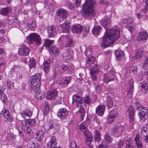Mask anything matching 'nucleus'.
Instances as JSON below:
<instances>
[{
  "label": "nucleus",
  "instance_id": "f257e3e1",
  "mask_svg": "<svg viewBox=\"0 0 148 148\" xmlns=\"http://www.w3.org/2000/svg\"><path fill=\"white\" fill-rule=\"evenodd\" d=\"M120 34L119 29L117 26L106 31L105 36L100 38L101 47H106L112 44L119 37Z\"/></svg>",
  "mask_w": 148,
  "mask_h": 148
},
{
  "label": "nucleus",
  "instance_id": "f03ea898",
  "mask_svg": "<svg viewBox=\"0 0 148 148\" xmlns=\"http://www.w3.org/2000/svg\"><path fill=\"white\" fill-rule=\"evenodd\" d=\"M96 3L95 1L94 0H86L83 6L84 14L89 18H91L95 16L94 7Z\"/></svg>",
  "mask_w": 148,
  "mask_h": 148
},
{
  "label": "nucleus",
  "instance_id": "7ed1b4c3",
  "mask_svg": "<svg viewBox=\"0 0 148 148\" xmlns=\"http://www.w3.org/2000/svg\"><path fill=\"white\" fill-rule=\"evenodd\" d=\"M41 75L39 74H36L32 76L31 78L30 85V87L34 92H38L40 89L41 85L40 79Z\"/></svg>",
  "mask_w": 148,
  "mask_h": 148
},
{
  "label": "nucleus",
  "instance_id": "20e7f679",
  "mask_svg": "<svg viewBox=\"0 0 148 148\" xmlns=\"http://www.w3.org/2000/svg\"><path fill=\"white\" fill-rule=\"evenodd\" d=\"M27 39L30 43L35 42L37 45H39L40 43L41 38L40 36L36 33H31L27 37Z\"/></svg>",
  "mask_w": 148,
  "mask_h": 148
},
{
  "label": "nucleus",
  "instance_id": "39448f33",
  "mask_svg": "<svg viewBox=\"0 0 148 148\" xmlns=\"http://www.w3.org/2000/svg\"><path fill=\"white\" fill-rule=\"evenodd\" d=\"M124 128L122 126L114 127L112 129V132L116 137L120 136L125 131Z\"/></svg>",
  "mask_w": 148,
  "mask_h": 148
},
{
  "label": "nucleus",
  "instance_id": "423d86ee",
  "mask_svg": "<svg viewBox=\"0 0 148 148\" xmlns=\"http://www.w3.org/2000/svg\"><path fill=\"white\" fill-rule=\"evenodd\" d=\"M73 53V51L72 50L66 49L62 54L63 59L66 62H69L72 57Z\"/></svg>",
  "mask_w": 148,
  "mask_h": 148
},
{
  "label": "nucleus",
  "instance_id": "0eeeda50",
  "mask_svg": "<svg viewBox=\"0 0 148 148\" xmlns=\"http://www.w3.org/2000/svg\"><path fill=\"white\" fill-rule=\"evenodd\" d=\"M30 52V49L24 44L21 45L18 51L19 55L26 56Z\"/></svg>",
  "mask_w": 148,
  "mask_h": 148
},
{
  "label": "nucleus",
  "instance_id": "6e6552de",
  "mask_svg": "<svg viewBox=\"0 0 148 148\" xmlns=\"http://www.w3.org/2000/svg\"><path fill=\"white\" fill-rule=\"evenodd\" d=\"M72 98L73 103H75L77 107L79 108L82 106L83 101L82 97L80 96L77 94H75L73 96Z\"/></svg>",
  "mask_w": 148,
  "mask_h": 148
},
{
  "label": "nucleus",
  "instance_id": "1a4fd4ad",
  "mask_svg": "<svg viewBox=\"0 0 148 148\" xmlns=\"http://www.w3.org/2000/svg\"><path fill=\"white\" fill-rule=\"evenodd\" d=\"M68 112L64 108L60 109L58 111L57 115L59 117L62 119H65L68 116Z\"/></svg>",
  "mask_w": 148,
  "mask_h": 148
},
{
  "label": "nucleus",
  "instance_id": "9d476101",
  "mask_svg": "<svg viewBox=\"0 0 148 148\" xmlns=\"http://www.w3.org/2000/svg\"><path fill=\"white\" fill-rule=\"evenodd\" d=\"M48 36L49 38L53 37L56 34V29L55 26L53 25L48 26L47 29Z\"/></svg>",
  "mask_w": 148,
  "mask_h": 148
},
{
  "label": "nucleus",
  "instance_id": "9b49d317",
  "mask_svg": "<svg viewBox=\"0 0 148 148\" xmlns=\"http://www.w3.org/2000/svg\"><path fill=\"white\" fill-rule=\"evenodd\" d=\"M99 69L97 64H95L91 67L90 70V73L92 78L93 80H96L97 79L96 75L99 72Z\"/></svg>",
  "mask_w": 148,
  "mask_h": 148
},
{
  "label": "nucleus",
  "instance_id": "f8f14e48",
  "mask_svg": "<svg viewBox=\"0 0 148 148\" xmlns=\"http://www.w3.org/2000/svg\"><path fill=\"white\" fill-rule=\"evenodd\" d=\"M57 94L58 92L56 90L54 89L47 92L46 97L48 100L53 99L57 97Z\"/></svg>",
  "mask_w": 148,
  "mask_h": 148
},
{
  "label": "nucleus",
  "instance_id": "ddd939ff",
  "mask_svg": "<svg viewBox=\"0 0 148 148\" xmlns=\"http://www.w3.org/2000/svg\"><path fill=\"white\" fill-rule=\"evenodd\" d=\"M71 80V78L70 77H66L62 79L59 81L58 84L62 87H65L67 86Z\"/></svg>",
  "mask_w": 148,
  "mask_h": 148
},
{
  "label": "nucleus",
  "instance_id": "4468645a",
  "mask_svg": "<svg viewBox=\"0 0 148 148\" xmlns=\"http://www.w3.org/2000/svg\"><path fill=\"white\" fill-rule=\"evenodd\" d=\"M101 23L105 28L107 29L111 25V20L109 17L107 16H105L101 21Z\"/></svg>",
  "mask_w": 148,
  "mask_h": 148
},
{
  "label": "nucleus",
  "instance_id": "2eb2a0df",
  "mask_svg": "<svg viewBox=\"0 0 148 148\" xmlns=\"http://www.w3.org/2000/svg\"><path fill=\"white\" fill-rule=\"evenodd\" d=\"M57 143L56 140V138L53 136L51 137V138L49 141L47 143L46 148H57L56 146Z\"/></svg>",
  "mask_w": 148,
  "mask_h": 148
},
{
  "label": "nucleus",
  "instance_id": "dca6fc26",
  "mask_svg": "<svg viewBox=\"0 0 148 148\" xmlns=\"http://www.w3.org/2000/svg\"><path fill=\"white\" fill-rule=\"evenodd\" d=\"M1 113L7 121H11L12 120V116H10V112L7 109H3Z\"/></svg>",
  "mask_w": 148,
  "mask_h": 148
},
{
  "label": "nucleus",
  "instance_id": "f3484780",
  "mask_svg": "<svg viewBox=\"0 0 148 148\" xmlns=\"http://www.w3.org/2000/svg\"><path fill=\"white\" fill-rule=\"evenodd\" d=\"M70 24L67 21H66L64 22L61 25L60 27L62 32L64 33H69V32Z\"/></svg>",
  "mask_w": 148,
  "mask_h": 148
},
{
  "label": "nucleus",
  "instance_id": "a211bd4d",
  "mask_svg": "<svg viewBox=\"0 0 148 148\" xmlns=\"http://www.w3.org/2000/svg\"><path fill=\"white\" fill-rule=\"evenodd\" d=\"M148 34L146 31L141 32H139L137 37V40L138 42L145 40L147 39Z\"/></svg>",
  "mask_w": 148,
  "mask_h": 148
},
{
  "label": "nucleus",
  "instance_id": "6ab92c4d",
  "mask_svg": "<svg viewBox=\"0 0 148 148\" xmlns=\"http://www.w3.org/2000/svg\"><path fill=\"white\" fill-rule=\"evenodd\" d=\"M134 82L133 80H130L129 82L128 88L129 91L127 92V96L129 98H131L132 96V92L133 91L134 86H133Z\"/></svg>",
  "mask_w": 148,
  "mask_h": 148
},
{
  "label": "nucleus",
  "instance_id": "aec40b11",
  "mask_svg": "<svg viewBox=\"0 0 148 148\" xmlns=\"http://www.w3.org/2000/svg\"><path fill=\"white\" fill-rule=\"evenodd\" d=\"M105 106L103 105H100L98 106L96 108V113L98 115L101 116L103 115L104 112V110Z\"/></svg>",
  "mask_w": 148,
  "mask_h": 148
},
{
  "label": "nucleus",
  "instance_id": "412c9836",
  "mask_svg": "<svg viewBox=\"0 0 148 148\" xmlns=\"http://www.w3.org/2000/svg\"><path fill=\"white\" fill-rule=\"evenodd\" d=\"M68 12L64 9L59 10L57 12V15L60 16L63 19L66 18L68 15Z\"/></svg>",
  "mask_w": 148,
  "mask_h": 148
},
{
  "label": "nucleus",
  "instance_id": "4be33fe9",
  "mask_svg": "<svg viewBox=\"0 0 148 148\" xmlns=\"http://www.w3.org/2000/svg\"><path fill=\"white\" fill-rule=\"evenodd\" d=\"M83 27L80 24H77L73 25L72 27V32L76 34L81 32Z\"/></svg>",
  "mask_w": 148,
  "mask_h": 148
},
{
  "label": "nucleus",
  "instance_id": "5701e85b",
  "mask_svg": "<svg viewBox=\"0 0 148 148\" xmlns=\"http://www.w3.org/2000/svg\"><path fill=\"white\" fill-rule=\"evenodd\" d=\"M4 88L3 87H0V99L3 103H6L8 101L7 96L3 93Z\"/></svg>",
  "mask_w": 148,
  "mask_h": 148
},
{
  "label": "nucleus",
  "instance_id": "b1692460",
  "mask_svg": "<svg viewBox=\"0 0 148 148\" xmlns=\"http://www.w3.org/2000/svg\"><path fill=\"white\" fill-rule=\"evenodd\" d=\"M127 112L129 115L130 121L131 123H132L134 121V112L133 111V107L132 106H130L129 107Z\"/></svg>",
  "mask_w": 148,
  "mask_h": 148
},
{
  "label": "nucleus",
  "instance_id": "393cba45",
  "mask_svg": "<svg viewBox=\"0 0 148 148\" xmlns=\"http://www.w3.org/2000/svg\"><path fill=\"white\" fill-rule=\"evenodd\" d=\"M32 114V112L29 109H26L21 112V116L25 119L26 116H31Z\"/></svg>",
  "mask_w": 148,
  "mask_h": 148
},
{
  "label": "nucleus",
  "instance_id": "a878e982",
  "mask_svg": "<svg viewBox=\"0 0 148 148\" xmlns=\"http://www.w3.org/2000/svg\"><path fill=\"white\" fill-rule=\"evenodd\" d=\"M132 139L131 137L126 139L125 142V148H134Z\"/></svg>",
  "mask_w": 148,
  "mask_h": 148
},
{
  "label": "nucleus",
  "instance_id": "bb28decb",
  "mask_svg": "<svg viewBox=\"0 0 148 148\" xmlns=\"http://www.w3.org/2000/svg\"><path fill=\"white\" fill-rule=\"evenodd\" d=\"M50 62V60L47 59L45 60L43 63V69L45 73H48L49 71Z\"/></svg>",
  "mask_w": 148,
  "mask_h": 148
},
{
  "label": "nucleus",
  "instance_id": "cd10ccee",
  "mask_svg": "<svg viewBox=\"0 0 148 148\" xmlns=\"http://www.w3.org/2000/svg\"><path fill=\"white\" fill-rule=\"evenodd\" d=\"M115 54L116 56V59L119 60L121 58H123L124 57V53L120 49L116 51L115 52Z\"/></svg>",
  "mask_w": 148,
  "mask_h": 148
},
{
  "label": "nucleus",
  "instance_id": "c85d7f7f",
  "mask_svg": "<svg viewBox=\"0 0 148 148\" xmlns=\"http://www.w3.org/2000/svg\"><path fill=\"white\" fill-rule=\"evenodd\" d=\"M116 78L115 77L112 78L109 77L107 73H105L103 74V80L104 82L108 83L110 82L114 81Z\"/></svg>",
  "mask_w": 148,
  "mask_h": 148
},
{
  "label": "nucleus",
  "instance_id": "c756f323",
  "mask_svg": "<svg viewBox=\"0 0 148 148\" xmlns=\"http://www.w3.org/2000/svg\"><path fill=\"white\" fill-rule=\"evenodd\" d=\"M134 140L137 148H142L143 144L140 141L139 136L137 134L134 138Z\"/></svg>",
  "mask_w": 148,
  "mask_h": 148
},
{
  "label": "nucleus",
  "instance_id": "7c9ffc66",
  "mask_svg": "<svg viewBox=\"0 0 148 148\" xmlns=\"http://www.w3.org/2000/svg\"><path fill=\"white\" fill-rule=\"evenodd\" d=\"M138 116L141 119H143L144 121L146 120L148 117L147 111L142 110L138 114Z\"/></svg>",
  "mask_w": 148,
  "mask_h": 148
},
{
  "label": "nucleus",
  "instance_id": "2f4dec72",
  "mask_svg": "<svg viewBox=\"0 0 148 148\" xmlns=\"http://www.w3.org/2000/svg\"><path fill=\"white\" fill-rule=\"evenodd\" d=\"M49 52L51 53L54 56H57L59 53V49L56 47L52 46L50 47Z\"/></svg>",
  "mask_w": 148,
  "mask_h": 148
},
{
  "label": "nucleus",
  "instance_id": "473e14b6",
  "mask_svg": "<svg viewBox=\"0 0 148 148\" xmlns=\"http://www.w3.org/2000/svg\"><path fill=\"white\" fill-rule=\"evenodd\" d=\"M135 108L136 109L138 110H145L148 111V108L145 107H143L140 103L137 101H136L135 102Z\"/></svg>",
  "mask_w": 148,
  "mask_h": 148
},
{
  "label": "nucleus",
  "instance_id": "72a5a7b5",
  "mask_svg": "<svg viewBox=\"0 0 148 148\" xmlns=\"http://www.w3.org/2000/svg\"><path fill=\"white\" fill-rule=\"evenodd\" d=\"M141 86V90L143 93H146L148 91V83L147 82H142Z\"/></svg>",
  "mask_w": 148,
  "mask_h": 148
},
{
  "label": "nucleus",
  "instance_id": "f704fd0d",
  "mask_svg": "<svg viewBox=\"0 0 148 148\" xmlns=\"http://www.w3.org/2000/svg\"><path fill=\"white\" fill-rule=\"evenodd\" d=\"M101 28L100 26H94L92 30V33L94 36H97L101 31Z\"/></svg>",
  "mask_w": 148,
  "mask_h": 148
},
{
  "label": "nucleus",
  "instance_id": "c9c22d12",
  "mask_svg": "<svg viewBox=\"0 0 148 148\" xmlns=\"http://www.w3.org/2000/svg\"><path fill=\"white\" fill-rule=\"evenodd\" d=\"M140 136L142 138H144L148 136L147 134L148 133V130L146 127H143L140 132Z\"/></svg>",
  "mask_w": 148,
  "mask_h": 148
},
{
  "label": "nucleus",
  "instance_id": "e433bc0d",
  "mask_svg": "<svg viewBox=\"0 0 148 148\" xmlns=\"http://www.w3.org/2000/svg\"><path fill=\"white\" fill-rule=\"evenodd\" d=\"M56 125H56V124L54 125L53 124L48 122L45 124L44 125V127L45 129H46V130H49L52 128H56L57 126V124H56Z\"/></svg>",
  "mask_w": 148,
  "mask_h": 148
},
{
  "label": "nucleus",
  "instance_id": "4c0bfd02",
  "mask_svg": "<svg viewBox=\"0 0 148 148\" xmlns=\"http://www.w3.org/2000/svg\"><path fill=\"white\" fill-rule=\"evenodd\" d=\"M95 60V57L93 56H91V57L88 58V60L86 61V66L87 67H90L91 64H94Z\"/></svg>",
  "mask_w": 148,
  "mask_h": 148
},
{
  "label": "nucleus",
  "instance_id": "58836bf2",
  "mask_svg": "<svg viewBox=\"0 0 148 148\" xmlns=\"http://www.w3.org/2000/svg\"><path fill=\"white\" fill-rule=\"evenodd\" d=\"M11 12V9L9 8H3L0 11V13L4 16H6L10 12Z\"/></svg>",
  "mask_w": 148,
  "mask_h": 148
},
{
  "label": "nucleus",
  "instance_id": "ea45409f",
  "mask_svg": "<svg viewBox=\"0 0 148 148\" xmlns=\"http://www.w3.org/2000/svg\"><path fill=\"white\" fill-rule=\"evenodd\" d=\"M77 114L81 117V119L82 121L83 120L84 116L85 113V110L82 108L79 109V110L77 112Z\"/></svg>",
  "mask_w": 148,
  "mask_h": 148
},
{
  "label": "nucleus",
  "instance_id": "a19ab883",
  "mask_svg": "<svg viewBox=\"0 0 148 148\" xmlns=\"http://www.w3.org/2000/svg\"><path fill=\"white\" fill-rule=\"evenodd\" d=\"M22 128L24 131L28 134H30L32 131V130L31 128L28 127H27L26 124H22Z\"/></svg>",
  "mask_w": 148,
  "mask_h": 148
},
{
  "label": "nucleus",
  "instance_id": "79ce46f5",
  "mask_svg": "<svg viewBox=\"0 0 148 148\" xmlns=\"http://www.w3.org/2000/svg\"><path fill=\"white\" fill-rule=\"evenodd\" d=\"M107 104L108 108H111L113 106V101L111 97L108 96L107 97Z\"/></svg>",
  "mask_w": 148,
  "mask_h": 148
},
{
  "label": "nucleus",
  "instance_id": "37998d69",
  "mask_svg": "<svg viewBox=\"0 0 148 148\" xmlns=\"http://www.w3.org/2000/svg\"><path fill=\"white\" fill-rule=\"evenodd\" d=\"M44 132L42 130H39L36 133V138L39 140H41L44 136Z\"/></svg>",
  "mask_w": 148,
  "mask_h": 148
},
{
  "label": "nucleus",
  "instance_id": "c03bdc74",
  "mask_svg": "<svg viewBox=\"0 0 148 148\" xmlns=\"http://www.w3.org/2000/svg\"><path fill=\"white\" fill-rule=\"evenodd\" d=\"M142 66L143 69L146 70L148 69V56H145V60L142 65Z\"/></svg>",
  "mask_w": 148,
  "mask_h": 148
},
{
  "label": "nucleus",
  "instance_id": "a18cd8bd",
  "mask_svg": "<svg viewBox=\"0 0 148 148\" xmlns=\"http://www.w3.org/2000/svg\"><path fill=\"white\" fill-rule=\"evenodd\" d=\"M25 124H28L31 126H34L36 124V122L34 119H26L25 121Z\"/></svg>",
  "mask_w": 148,
  "mask_h": 148
},
{
  "label": "nucleus",
  "instance_id": "49530a36",
  "mask_svg": "<svg viewBox=\"0 0 148 148\" xmlns=\"http://www.w3.org/2000/svg\"><path fill=\"white\" fill-rule=\"evenodd\" d=\"M94 138L96 141L97 142L100 141L101 136L100 135L99 131L98 130H96L95 131Z\"/></svg>",
  "mask_w": 148,
  "mask_h": 148
},
{
  "label": "nucleus",
  "instance_id": "de8ad7c7",
  "mask_svg": "<svg viewBox=\"0 0 148 148\" xmlns=\"http://www.w3.org/2000/svg\"><path fill=\"white\" fill-rule=\"evenodd\" d=\"M143 51L140 50H137L136 51L135 57L137 59L140 58L142 56Z\"/></svg>",
  "mask_w": 148,
  "mask_h": 148
},
{
  "label": "nucleus",
  "instance_id": "09e8293b",
  "mask_svg": "<svg viewBox=\"0 0 148 148\" xmlns=\"http://www.w3.org/2000/svg\"><path fill=\"white\" fill-rule=\"evenodd\" d=\"M92 52V49L90 47H88L86 49L85 54L88 58L91 55Z\"/></svg>",
  "mask_w": 148,
  "mask_h": 148
},
{
  "label": "nucleus",
  "instance_id": "8fccbe9b",
  "mask_svg": "<svg viewBox=\"0 0 148 148\" xmlns=\"http://www.w3.org/2000/svg\"><path fill=\"white\" fill-rule=\"evenodd\" d=\"M65 5L71 10H73L75 8L74 5L69 1H66V2Z\"/></svg>",
  "mask_w": 148,
  "mask_h": 148
},
{
  "label": "nucleus",
  "instance_id": "3c124183",
  "mask_svg": "<svg viewBox=\"0 0 148 148\" xmlns=\"http://www.w3.org/2000/svg\"><path fill=\"white\" fill-rule=\"evenodd\" d=\"M49 107L48 103H46L45 104V107L43 111V113L44 115H46L49 111Z\"/></svg>",
  "mask_w": 148,
  "mask_h": 148
},
{
  "label": "nucleus",
  "instance_id": "603ef678",
  "mask_svg": "<svg viewBox=\"0 0 148 148\" xmlns=\"http://www.w3.org/2000/svg\"><path fill=\"white\" fill-rule=\"evenodd\" d=\"M87 123L86 122H83L81 124L79 125L80 130L82 131L83 132L84 130H85L87 129Z\"/></svg>",
  "mask_w": 148,
  "mask_h": 148
},
{
  "label": "nucleus",
  "instance_id": "864d4df0",
  "mask_svg": "<svg viewBox=\"0 0 148 148\" xmlns=\"http://www.w3.org/2000/svg\"><path fill=\"white\" fill-rule=\"evenodd\" d=\"M130 72L135 74L137 71V68L135 64H133L130 69Z\"/></svg>",
  "mask_w": 148,
  "mask_h": 148
},
{
  "label": "nucleus",
  "instance_id": "5fc2aeb1",
  "mask_svg": "<svg viewBox=\"0 0 148 148\" xmlns=\"http://www.w3.org/2000/svg\"><path fill=\"white\" fill-rule=\"evenodd\" d=\"M110 114L115 117L117 116L119 114L118 110L116 108H114L110 111Z\"/></svg>",
  "mask_w": 148,
  "mask_h": 148
},
{
  "label": "nucleus",
  "instance_id": "6e6d98bb",
  "mask_svg": "<svg viewBox=\"0 0 148 148\" xmlns=\"http://www.w3.org/2000/svg\"><path fill=\"white\" fill-rule=\"evenodd\" d=\"M35 64L36 62L34 59L33 58L30 59L29 63L28 64L30 69L34 67Z\"/></svg>",
  "mask_w": 148,
  "mask_h": 148
},
{
  "label": "nucleus",
  "instance_id": "4d7b16f0",
  "mask_svg": "<svg viewBox=\"0 0 148 148\" xmlns=\"http://www.w3.org/2000/svg\"><path fill=\"white\" fill-rule=\"evenodd\" d=\"M91 100V99L90 97L88 96H87L84 98V102L86 104H90Z\"/></svg>",
  "mask_w": 148,
  "mask_h": 148
},
{
  "label": "nucleus",
  "instance_id": "13d9d810",
  "mask_svg": "<svg viewBox=\"0 0 148 148\" xmlns=\"http://www.w3.org/2000/svg\"><path fill=\"white\" fill-rule=\"evenodd\" d=\"M54 42L53 40H51L49 39H46L45 40V46L46 47H48L50 45L53 44Z\"/></svg>",
  "mask_w": 148,
  "mask_h": 148
},
{
  "label": "nucleus",
  "instance_id": "bf43d9fd",
  "mask_svg": "<svg viewBox=\"0 0 148 148\" xmlns=\"http://www.w3.org/2000/svg\"><path fill=\"white\" fill-rule=\"evenodd\" d=\"M127 29L130 32H132L134 30L135 28L134 25L133 24H130L127 27Z\"/></svg>",
  "mask_w": 148,
  "mask_h": 148
},
{
  "label": "nucleus",
  "instance_id": "052dcab7",
  "mask_svg": "<svg viewBox=\"0 0 148 148\" xmlns=\"http://www.w3.org/2000/svg\"><path fill=\"white\" fill-rule=\"evenodd\" d=\"M83 133L85 135L86 138L90 137H92V136L90 133L89 131L87 130H86L83 132Z\"/></svg>",
  "mask_w": 148,
  "mask_h": 148
},
{
  "label": "nucleus",
  "instance_id": "680f3d73",
  "mask_svg": "<svg viewBox=\"0 0 148 148\" xmlns=\"http://www.w3.org/2000/svg\"><path fill=\"white\" fill-rule=\"evenodd\" d=\"M66 42L65 45L66 47H71L73 45V43L72 40H69L66 41Z\"/></svg>",
  "mask_w": 148,
  "mask_h": 148
},
{
  "label": "nucleus",
  "instance_id": "e2e57ef3",
  "mask_svg": "<svg viewBox=\"0 0 148 148\" xmlns=\"http://www.w3.org/2000/svg\"><path fill=\"white\" fill-rule=\"evenodd\" d=\"M92 137L86 138V144L89 145L92 142Z\"/></svg>",
  "mask_w": 148,
  "mask_h": 148
},
{
  "label": "nucleus",
  "instance_id": "0e129e2a",
  "mask_svg": "<svg viewBox=\"0 0 148 148\" xmlns=\"http://www.w3.org/2000/svg\"><path fill=\"white\" fill-rule=\"evenodd\" d=\"M7 86L9 88L13 87L14 86V84L12 82L8 80L7 81Z\"/></svg>",
  "mask_w": 148,
  "mask_h": 148
},
{
  "label": "nucleus",
  "instance_id": "69168bd1",
  "mask_svg": "<svg viewBox=\"0 0 148 148\" xmlns=\"http://www.w3.org/2000/svg\"><path fill=\"white\" fill-rule=\"evenodd\" d=\"M124 143V140H121L117 144V148H121L123 146Z\"/></svg>",
  "mask_w": 148,
  "mask_h": 148
},
{
  "label": "nucleus",
  "instance_id": "338daca9",
  "mask_svg": "<svg viewBox=\"0 0 148 148\" xmlns=\"http://www.w3.org/2000/svg\"><path fill=\"white\" fill-rule=\"evenodd\" d=\"M115 118V117L114 116L110 114H109V116L108 118V122L110 123H112Z\"/></svg>",
  "mask_w": 148,
  "mask_h": 148
},
{
  "label": "nucleus",
  "instance_id": "774afa93",
  "mask_svg": "<svg viewBox=\"0 0 148 148\" xmlns=\"http://www.w3.org/2000/svg\"><path fill=\"white\" fill-rule=\"evenodd\" d=\"M106 140L109 143H110L112 141V138L108 134H106L104 136Z\"/></svg>",
  "mask_w": 148,
  "mask_h": 148
}]
</instances>
